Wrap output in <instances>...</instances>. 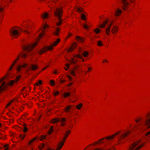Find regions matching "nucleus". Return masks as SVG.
<instances>
[{
    "label": "nucleus",
    "instance_id": "nucleus-1",
    "mask_svg": "<svg viewBox=\"0 0 150 150\" xmlns=\"http://www.w3.org/2000/svg\"><path fill=\"white\" fill-rule=\"evenodd\" d=\"M48 25L47 24H45L42 28V29H40V31H42L41 33L39 35L36 41L32 45H25L23 46V48L26 51L28 52H29L31 51L38 44V41L45 34L46 32L45 30L48 27Z\"/></svg>",
    "mask_w": 150,
    "mask_h": 150
},
{
    "label": "nucleus",
    "instance_id": "nucleus-2",
    "mask_svg": "<svg viewBox=\"0 0 150 150\" xmlns=\"http://www.w3.org/2000/svg\"><path fill=\"white\" fill-rule=\"evenodd\" d=\"M121 131H118L111 135L106 137L104 138L98 140L89 145L86 147L85 149L91 146H94L96 144H99L102 142V141L103 140H105L107 141L112 140L114 139L115 138L116 136L120 134L121 133Z\"/></svg>",
    "mask_w": 150,
    "mask_h": 150
},
{
    "label": "nucleus",
    "instance_id": "nucleus-3",
    "mask_svg": "<svg viewBox=\"0 0 150 150\" xmlns=\"http://www.w3.org/2000/svg\"><path fill=\"white\" fill-rule=\"evenodd\" d=\"M60 41V38L57 39L56 41H54L53 43L51 44L49 46H46L43 47L39 52V53L40 54L42 55L47 51H51L53 50L54 47L57 45Z\"/></svg>",
    "mask_w": 150,
    "mask_h": 150
},
{
    "label": "nucleus",
    "instance_id": "nucleus-4",
    "mask_svg": "<svg viewBox=\"0 0 150 150\" xmlns=\"http://www.w3.org/2000/svg\"><path fill=\"white\" fill-rule=\"evenodd\" d=\"M20 28L17 27H13L9 30V35L13 39L18 38L19 36Z\"/></svg>",
    "mask_w": 150,
    "mask_h": 150
},
{
    "label": "nucleus",
    "instance_id": "nucleus-5",
    "mask_svg": "<svg viewBox=\"0 0 150 150\" xmlns=\"http://www.w3.org/2000/svg\"><path fill=\"white\" fill-rule=\"evenodd\" d=\"M146 143L145 142L141 140L138 141L133 143L129 147L128 150H132L137 145L139 144V146L134 150H139L143 147Z\"/></svg>",
    "mask_w": 150,
    "mask_h": 150
},
{
    "label": "nucleus",
    "instance_id": "nucleus-6",
    "mask_svg": "<svg viewBox=\"0 0 150 150\" xmlns=\"http://www.w3.org/2000/svg\"><path fill=\"white\" fill-rule=\"evenodd\" d=\"M21 56V57L23 59H25L28 57L27 54L25 53H23V52H21V53L18 56L16 59L13 62L11 66L10 67L8 70L7 71V74H10L11 70L12 69L14 65L18 61V60L19 59V57Z\"/></svg>",
    "mask_w": 150,
    "mask_h": 150
},
{
    "label": "nucleus",
    "instance_id": "nucleus-7",
    "mask_svg": "<svg viewBox=\"0 0 150 150\" xmlns=\"http://www.w3.org/2000/svg\"><path fill=\"white\" fill-rule=\"evenodd\" d=\"M63 11L62 7L57 8L54 13V16L57 17V18H62L63 15Z\"/></svg>",
    "mask_w": 150,
    "mask_h": 150
},
{
    "label": "nucleus",
    "instance_id": "nucleus-8",
    "mask_svg": "<svg viewBox=\"0 0 150 150\" xmlns=\"http://www.w3.org/2000/svg\"><path fill=\"white\" fill-rule=\"evenodd\" d=\"M146 120L144 124L145 126H147V128H150V112H148L145 116Z\"/></svg>",
    "mask_w": 150,
    "mask_h": 150
},
{
    "label": "nucleus",
    "instance_id": "nucleus-9",
    "mask_svg": "<svg viewBox=\"0 0 150 150\" xmlns=\"http://www.w3.org/2000/svg\"><path fill=\"white\" fill-rule=\"evenodd\" d=\"M130 133L131 131H128L125 132L123 134L121 135L120 136V138L118 140V142L119 143H120L122 139H125Z\"/></svg>",
    "mask_w": 150,
    "mask_h": 150
},
{
    "label": "nucleus",
    "instance_id": "nucleus-10",
    "mask_svg": "<svg viewBox=\"0 0 150 150\" xmlns=\"http://www.w3.org/2000/svg\"><path fill=\"white\" fill-rule=\"evenodd\" d=\"M113 22H111L107 26L105 29V33L107 35H109L110 34L111 28L112 26Z\"/></svg>",
    "mask_w": 150,
    "mask_h": 150
},
{
    "label": "nucleus",
    "instance_id": "nucleus-11",
    "mask_svg": "<svg viewBox=\"0 0 150 150\" xmlns=\"http://www.w3.org/2000/svg\"><path fill=\"white\" fill-rule=\"evenodd\" d=\"M39 68L38 65L37 64H31L29 67V69L30 70L35 71L37 70Z\"/></svg>",
    "mask_w": 150,
    "mask_h": 150
},
{
    "label": "nucleus",
    "instance_id": "nucleus-12",
    "mask_svg": "<svg viewBox=\"0 0 150 150\" xmlns=\"http://www.w3.org/2000/svg\"><path fill=\"white\" fill-rule=\"evenodd\" d=\"M122 13V10L119 8H117L115 11L114 16L116 17H119L121 15Z\"/></svg>",
    "mask_w": 150,
    "mask_h": 150
},
{
    "label": "nucleus",
    "instance_id": "nucleus-13",
    "mask_svg": "<svg viewBox=\"0 0 150 150\" xmlns=\"http://www.w3.org/2000/svg\"><path fill=\"white\" fill-rule=\"evenodd\" d=\"M119 30V27L117 25L114 26L111 29V32L113 34H115L118 33Z\"/></svg>",
    "mask_w": 150,
    "mask_h": 150
},
{
    "label": "nucleus",
    "instance_id": "nucleus-14",
    "mask_svg": "<svg viewBox=\"0 0 150 150\" xmlns=\"http://www.w3.org/2000/svg\"><path fill=\"white\" fill-rule=\"evenodd\" d=\"M7 88V85L5 84V82H4L3 84H1L0 86V93L3 92Z\"/></svg>",
    "mask_w": 150,
    "mask_h": 150
},
{
    "label": "nucleus",
    "instance_id": "nucleus-15",
    "mask_svg": "<svg viewBox=\"0 0 150 150\" xmlns=\"http://www.w3.org/2000/svg\"><path fill=\"white\" fill-rule=\"evenodd\" d=\"M65 142V141L62 140L59 143L57 146V150H60L63 146Z\"/></svg>",
    "mask_w": 150,
    "mask_h": 150
},
{
    "label": "nucleus",
    "instance_id": "nucleus-16",
    "mask_svg": "<svg viewBox=\"0 0 150 150\" xmlns=\"http://www.w3.org/2000/svg\"><path fill=\"white\" fill-rule=\"evenodd\" d=\"M108 21V19H106L102 24L98 25V27L100 28H104L106 25Z\"/></svg>",
    "mask_w": 150,
    "mask_h": 150
},
{
    "label": "nucleus",
    "instance_id": "nucleus-17",
    "mask_svg": "<svg viewBox=\"0 0 150 150\" xmlns=\"http://www.w3.org/2000/svg\"><path fill=\"white\" fill-rule=\"evenodd\" d=\"M144 138L145 140L148 142L150 141V131L145 134Z\"/></svg>",
    "mask_w": 150,
    "mask_h": 150
},
{
    "label": "nucleus",
    "instance_id": "nucleus-18",
    "mask_svg": "<svg viewBox=\"0 0 150 150\" xmlns=\"http://www.w3.org/2000/svg\"><path fill=\"white\" fill-rule=\"evenodd\" d=\"M78 60L74 56L72 58L69 60V62L71 64H75L77 62Z\"/></svg>",
    "mask_w": 150,
    "mask_h": 150
},
{
    "label": "nucleus",
    "instance_id": "nucleus-19",
    "mask_svg": "<svg viewBox=\"0 0 150 150\" xmlns=\"http://www.w3.org/2000/svg\"><path fill=\"white\" fill-rule=\"evenodd\" d=\"M76 41L78 42L83 43L84 42L85 38L82 37L76 36Z\"/></svg>",
    "mask_w": 150,
    "mask_h": 150
},
{
    "label": "nucleus",
    "instance_id": "nucleus-20",
    "mask_svg": "<svg viewBox=\"0 0 150 150\" xmlns=\"http://www.w3.org/2000/svg\"><path fill=\"white\" fill-rule=\"evenodd\" d=\"M71 132V131L70 130H67L65 132V134L62 140L65 141L69 134H70Z\"/></svg>",
    "mask_w": 150,
    "mask_h": 150
},
{
    "label": "nucleus",
    "instance_id": "nucleus-21",
    "mask_svg": "<svg viewBox=\"0 0 150 150\" xmlns=\"http://www.w3.org/2000/svg\"><path fill=\"white\" fill-rule=\"evenodd\" d=\"M60 28L59 27H57L54 31L52 33L53 35L58 36L59 35L60 31Z\"/></svg>",
    "mask_w": 150,
    "mask_h": 150
},
{
    "label": "nucleus",
    "instance_id": "nucleus-22",
    "mask_svg": "<svg viewBox=\"0 0 150 150\" xmlns=\"http://www.w3.org/2000/svg\"><path fill=\"white\" fill-rule=\"evenodd\" d=\"M49 14L46 12H44L41 15V18L43 19H46L47 18Z\"/></svg>",
    "mask_w": 150,
    "mask_h": 150
},
{
    "label": "nucleus",
    "instance_id": "nucleus-23",
    "mask_svg": "<svg viewBox=\"0 0 150 150\" xmlns=\"http://www.w3.org/2000/svg\"><path fill=\"white\" fill-rule=\"evenodd\" d=\"M72 107V105H69L66 106L65 108L63 110L65 112L68 113L71 110Z\"/></svg>",
    "mask_w": 150,
    "mask_h": 150
},
{
    "label": "nucleus",
    "instance_id": "nucleus-24",
    "mask_svg": "<svg viewBox=\"0 0 150 150\" xmlns=\"http://www.w3.org/2000/svg\"><path fill=\"white\" fill-rule=\"evenodd\" d=\"M60 119L59 118H55L52 119L50 121V122L52 123H55L59 122Z\"/></svg>",
    "mask_w": 150,
    "mask_h": 150
},
{
    "label": "nucleus",
    "instance_id": "nucleus-25",
    "mask_svg": "<svg viewBox=\"0 0 150 150\" xmlns=\"http://www.w3.org/2000/svg\"><path fill=\"white\" fill-rule=\"evenodd\" d=\"M15 83H16L14 80H11L8 83L7 85L11 87H13Z\"/></svg>",
    "mask_w": 150,
    "mask_h": 150
},
{
    "label": "nucleus",
    "instance_id": "nucleus-26",
    "mask_svg": "<svg viewBox=\"0 0 150 150\" xmlns=\"http://www.w3.org/2000/svg\"><path fill=\"white\" fill-rule=\"evenodd\" d=\"M58 22L56 23V25L57 26H60L62 24V20L61 18H58Z\"/></svg>",
    "mask_w": 150,
    "mask_h": 150
},
{
    "label": "nucleus",
    "instance_id": "nucleus-27",
    "mask_svg": "<svg viewBox=\"0 0 150 150\" xmlns=\"http://www.w3.org/2000/svg\"><path fill=\"white\" fill-rule=\"evenodd\" d=\"M93 31L96 34H98L101 32V30L98 28H96L93 30Z\"/></svg>",
    "mask_w": 150,
    "mask_h": 150
},
{
    "label": "nucleus",
    "instance_id": "nucleus-28",
    "mask_svg": "<svg viewBox=\"0 0 150 150\" xmlns=\"http://www.w3.org/2000/svg\"><path fill=\"white\" fill-rule=\"evenodd\" d=\"M54 126H52L50 127V129L48 132L47 134L49 135L51 134L54 132Z\"/></svg>",
    "mask_w": 150,
    "mask_h": 150
},
{
    "label": "nucleus",
    "instance_id": "nucleus-29",
    "mask_svg": "<svg viewBox=\"0 0 150 150\" xmlns=\"http://www.w3.org/2000/svg\"><path fill=\"white\" fill-rule=\"evenodd\" d=\"M89 54V53L88 51H86L83 52L82 53L83 56L84 57H87Z\"/></svg>",
    "mask_w": 150,
    "mask_h": 150
},
{
    "label": "nucleus",
    "instance_id": "nucleus-30",
    "mask_svg": "<svg viewBox=\"0 0 150 150\" xmlns=\"http://www.w3.org/2000/svg\"><path fill=\"white\" fill-rule=\"evenodd\" d=\"M97 45L99 47H102L104 46L102 42L100 40H98L97 41Z\"/></svg>",
    "mask_w": 150,
    "mask_h": 150
},
{
    "label": "nucleus",
    "instance_id": "nucleus-31",
    "mask_svg": "<svg viewBox=\"0 0 150 150\" xmlns=\"http://www.w3.org/2000/svg\"><path fill=\"white\" fill-rule=\"evenodd\" d=\"M23 132L25 133L28 131V129L26 125L25 124H23Z\"/></svg>",
    "mask_w": 150,
    "mask_h": 150
},
{
    "label": "nucleus",
    "instance_id": "nucleus-32",
    "mask_svg": "<svg viewBox=\"0 0 150 150\" xmlns=\"http://www.w3.org/2000/svg\"><path fill=\"white\" fill-rule=\"evenodd\" d=\"M83 106V104L82 103H80L78 105H77L76 106V108L78 110H80L82 107Z\"/></svg>",
    "mask_w": 150,
    "mask_h": 150
},
{
    "label": "nucleus",
    "instance_id": "nucleus-33",
    "mask_svg": "<svg viewBox=\"0 0 150 150\" xmlns=\"http://www.w3.org/2000/svg\"><path fill=\"white\" fill-rule=\"evenodd\" d=\"M6 78V76H5L1 79H0V84L2 83L1 84H3V83L4 82L5 84H6V81H4Z\"/></svg>",
    "mask_w": 150,
    "mask_h": 150
},
{
    "label": "nucleus",
    "instance_id": "nucleus-34",
    "mask_svg": "<svg viewBox=\"0 0 150 150\" xmlns=\"http://www.w3.org/2000/svg\"><path fill=\"white\" fill-rule=\"evenodd\" d=\"M42 84V81L41 80H39L38 81L36 82L35 84H34V86H40V85H41Z\"/></svg>",
    "mask_w": 150,
    "mask_h": 150
},
{
    "label": "nucleus",
    "instance_id": "nucleus-35",
    "mask_svg": "<svg viewBox=\"0 0 150 150\" xmlns=\"http://www.w3.org/2000/svg\"><path fill=\"white\" fill-rule=\"evenodd\" d=\"M76 68H74L73 70H72L70 72V74L73 76H76L75 70Z\"/></svg>",
    "mask_w": 150,
    "mask_h": 150
},
{
    "label": "nucleus",
    "instance_id": "nucleus-36",
    "mask_svg": "<svg viewBox=\"0 0 150 150\" xmlns=\"http://www.w3.org/2000/svg\"><path fill=\"white\" fill-rule=\"evenodd\" d=\"M21 76L20 75H18L16 77L15 79L14 80L16 82V84L21 79Z\"/></svg>",
    "mask_w": 150,
    "mask_h": 150
},
{
    "label": "nucleus",
    "instance_id": "nucleus-37",
    "mask_svg": "<svg viewBox=\"0 0 150 150\" xmlns=\"http://www.w3.org/2000/svg\"><path fill=\"white\" fill-rule=\"evenodd\" d=\"M47 137V135H41L40 138V140L42 141L46 139Z\"/></svg>",
    "mask_w": 150,
    "mask_h": 150
},
{
    "label": "nucleus",
    "instance_id": "nucleus-38",
    "mask_svg": "<svg viewBox=\"0 0 150 150\" xmlns=\"http://www.w3.org/2000/svg\"><path fill=\"white\" fill-rule=\"evenodd\" d=\"M37 139V137H35L32 139L30 140L28 142V144L29 145H31L33 143V142Z\"/></svg>",
    "mask_w": 150,
    "mask_h": 150
},
{
    "label": "nucleus",
    "instance_id": "nucleus-39",
    "mask_svg": "<svg viewBox=\"0 0 150 150\" xmlns=\"http://www.w3.org/2000/svg\"><path fill=\"white\" fill-rule=\"evenodd\" d=\"M14 100H11L10 102H9L6 106L5 108H8L11 104V103L13 102V101Z\"/></svg>",
    "mask_w": 150,
    "mask_h": 150
},
{
    "label": "nucleus",
    "instance_id": "nucleus-40",
    "mask_svg": "<svg viewBox=\"0 0 150 150\" xmlns=\"http://www.w3.org/2000/svg\"><path fill=\"white\" fill-rule=\"evenodd\" d=\"M70 93L69 92H66L64 93L63 96L64 98H67L70 96Z\"/></svg>",
    "mask_w": 150,
    "mask_h": 150
},
{
    "label": "nucleus",
    "instance_id": "nucleus-41",
    "mask_svg": "<svg viewBox=\"0 0 150 150\" xmlns=\"http://www.w3.org/2000/svg\"><path fill=\"white\" fill-rule=\"evenodd\" d=\"M22 67H21V65H19L16 68L17 71L18 72H20L21 71V68Z\"/></svg>",
    "mask_w": 150,
    "mask_h": 150
},
{
    "label": "nucleus",
    "instance_id": "nucleus-42",
    "mask_svg": "<svg viewBox=\"0 0 150 150\" xmlns=\"http://www.w3.org/2000/svg\"><path fill=\"white\" fill-rule=\"evenodd\" d=\"M83 9L81 8H77V11L78 13H80L83 12Z\"/></svg>",
    "mask_w": 150,
    "mask_h": 150
},
{
    "label": "nucleus",
    "instance_id": "nucleus-43",
    "mask_svg": "<svg viewBox=\"0 0 150 150\" xmlns=\"http://www.w3.org/2000/svg\"><path fill=\"white\" fill-rule=\"evenodd\" d=\"M44 146L45 144H41L38 146V148L39 149L41 150Z\"/></svg>",
    "mask_w": 150,
    "mask_h": 150
},
{
    "label": "nucleus",
    "instance_id": "nucleus-44",
    "mask_svg": "<svg viewBox=\"0 0 150 150\" xmlns=\"http://www.w3.org/2000/svg\"><path fill=\"white\" fill-rule=\"evenodd\" d=\"M55 82L53 80H51L50 81V84L52 86H54L55 85Z\"/></svg>",
    "mask_w": 150,
    "mask_h": 150
},
{
    "label": "nucleus",
    "instance_id": "nucleus-45",
    "mask_svg": "<svg viewBox=\"0 0 150 150\" xmlns=\"http://www.w3.org/2000/svg\"><path fill=\"white\" fill-rule=\"evenodd\" d=\"M65 66L67 67V68H66V67H64V69L65 70L67 71L69 68V64L68 63L66 64H65Z\"/></svg>",
    "mask_w": 150,
    "mask_h": 150
},
{
    "label": "nucleus",
    "instance_id": "nucleus-46",
    "mask_svg": "<svg viewBox=\"0 0 150 150\" xmlns=\"http://www.w3.org/2000/svg\"><path fill=\"white\" fill-rule=\"evenodd\" d=\"M142 119V117H138L135 119V121L136 123H138L139 122L141 121Z\"/></svg>",
    "mask_w": 150,
    "mask_h": 150
},
{
    "label": "nucleus",
    "instance_id": "nucleus-47",
    "mask_svg": "<svg viewBox=\"0 0 150 150\" xmlns=\"http://www.w3.org/2000/svg\"><path fill=\"white\" fill-rule=\"evenodd\" d=\"M77 45V43L76 42H74L73 43L71 47L73 48V49H74L76 47Z\"/></svg>",
    "mask_w": 150,
    "mask_h": 150
},
{
    "label": "nucleus",
    "instance_id": "nucleus-48",
    "mask_svg": "<svg viewBox=\"0 0 150 150\" xmlns=\"http://www.w3.org/2000/svg\"><path fill=\"white\" fill-rule=\"evenodd\" d=\"M83 27L84 29H88L89 27L88 25L85 23H84L83 24Z\"/></svg>",
    "mask_w": 150,
    "mask_h": 150
},
{
    "label": "nucleus",
    "instance_id": "nucleus-49",
    "mask_svg": "<svg viewBox=\"0 0 150 150\" xmlns=\"http://www.w3.org/2000/svg\"><path fill=\"white\" fill-rule=\"evenodd\" d=\"M74 57L76 58V57L78 58H79L81 59L82 58V55L79 54H76L74 56Z\"/></svg>",
    "mask_w": 150,
    "mask_h": 150
},
{
    "label": "nucleus",
    "instance_id": "nucleus-50",
    "mask_svg": "<svg viewBox=\"0 0 150 150\" xmlns=\"http://www.w3.org/2000/svg\"><path fill=\"white\" fill-rule=\"evenodd\" d=\"M66 81V80L64 79L60 80L59 82L60 84H62Z\"/></svg>",
    "mask_w": 150,
    "mask_h": 150
},
{
    "label": "nucleus",
    "instance_id": "nucleus-51",
    "mask_svg": "<svg viewBox=\"0 0 150 150\" xmlns=\"http://www.w3.org/2000/svg\"><path fill=\"white\" fill-rule=\"evenodd\" d=\"M81 19L84 21H85L86 19V16L84 14H83L81 16Z\"/></svg>",
    "mask_w": 150,
    "mask_h": 150
},
{
    "label": "nucleus",
    "instance_id": "nucleus-52",
    "mask_svg": "<svg viewBox=\"0 0 150 150\" xmlns=\"http://www.w3.org/2000/svg\"><path fill=\"white\" fill-rule=\"evenodd\" d=\"M22 68H25L27 67L28 66V64L26 63H24L21 65Z\"/></svg>",
    "mask_w": 150,
    "mask_h": 150
},
{
    "label": "nucleus",
    "instance_id": "nucleus-53",
    "mask_svg": "<svg viewBox=\"0 0 150 150\" xmlns=\"http://www.w3.org/2000/svg\"><path fill=\"white\" fill-rule=\"evenodd\" d=\"M92 69L91 67H88V71L86 73H89L90 72H91L92 71Z\"/></svg>",
    "mask_w": 150,
    "mask_h": 150
},
{
    "label": "nucleus",
    "instance_id": "nucleus-54",
    "mask_svg": "<svg viewBox=\"0 0 150 150\" xmlns=\"http://www.w3.org/2000/svg\"><path fill=\"white\" fill-rule=\"evenodd\" d=\"M72 33H69L68 35L66 37V39H68L72 35Z\"/></svg>",
    "mask_w": 150,
    "mask_h": 150
},
{
    "label": "nucleus",
    "instance_id": "nucleus-55",
    "mask_svg": "<svg viewBox=\"0 0 150 150\" xmlns=\"http://www.w3.org/2000/svg\"><path fill=\"white\" fill-rule=\"evenodd\" d=\"M74 49L72 48L71 47H70L69 49L68 50V52H70L72 51Z\"/></svg>",
    "mask_w": 150,
    "mask_h": 150
},
{
    "label": "nucleus",
    "instance_id": "nucleus-56",
    "mask_svg": "<svg viewBox=\"0 0 150 150\" xmlns=\"http://www.w3.org/2000/svg\"><path fill=\"white\" fill-rule=\"evenodd\" d=\"M19 137H20V138H21L22 139H23L25 137V135L24 134H21L19 135Z\"/></svg>",
    "mask_w": 150,
    "mask_h": 150
},
{
    "label": "nucleus",
    "instance_id": "nucleus-57",
    "mask_svg": "<svg viewBox=\"0 0 150 150\" xmlns=\"http://www.w3.org/2000/svg\"><path fill=\"white\" fill-rule=\"evenodd\" d=\"M4 10L5 8H4L2 7H0V12H3L4 11Z\"/></svg>",
    "mask_w": 150,
    "mask_h": 150
},
{
    "label": "nucleus",
    "instance_id": "nucleus-58",
    "mask_svg": "<svg viewBox=\"0 0 150 150\" xmlns=\"http://www.w3.org/2000/svg\"><path fill=\"white\" fill-rule=\"evenodd\" d=\"M53 73L54 74H57L58 73V70L57 69H55L54 70Z\"/></svg>",
    "mask_w": 150,
    "mask_h": 150
},
{
    "label": "nucleus",
    "instance_id": "nucleus-59",
    "mask_svg": "<svg viewBox=\"0 0 150 150\" xmlns=\"http://www.w3.org/2000/svg\"><path fill=\"white\" fill-rule=\"evenodd\" d=\"M67 77L70 80V81H71L72 80V78L69 75H67Z\"/></svg>",
    "mask_w": 150,
    "mask_h": 150
},
{
    "label": "nucleus",
    "instance_id": "nucleus-60",
    "mask_svg": "<svg viewBox=\"0 0 150 150\" xmlns=\"http://www.w3.org/2000/svg\"><path fill=\"white\" fill-rule=\"evenodd\" d=\"M8 144H6L4 145V147L5 148V150H8Z\"/></svg>",
    "mask_w": 150,
    "mask_h": 150
},
{
    "label": "nucleus",
    "instance_id": "nucleus-61",
    "mask_svg": "<svg viewBox=\"0 0 150 150\" xmlns=\"http://www.w3.org/2000/svg\"><path fill=\"white\" fill-rule=\"evenodd\" d=\"M59 93V92L58 91H57L54 93V95L55 96H57L58 95Z\"/></svg>",
    "mask_w": 150,
    "mask_h": 150
},
{
    "label": "nucleus",
    "instance_id": "nucleus-62",
    "mask_svg": "<svg viewBox=\"0 0 150 150\" xmlns=\"http://www.w3.org/2000/svg\"><path fill=\"white\" fill-rule=\"evenodd\" d=\"M64 75L63 74H61L59 76V79H60V80H61L64 77Z\"/></svg>",
    "mask_w": 150,
    "mask_h": 150
},
{
    "label": "nucleus",
    "instance_id": "nucleus-63",
    "mask_svg": "<svg viewBox=\"0 0 150 150\" xmlns=\"http://www.w3.org/2000/svg\"><path fill=\"white\" fill-rule=\"evenodd\" d=\"M66 121V119L65 118H63L61 119V122H64Z\"/></svg>",
    "mask_w": 150,
    "mask_h": 150
},
{
    "label": "nucleus",
    "instance_id": "nucleus-64",
    "mask_svg": "<svg viewBox=\"0 0 150 150\" xmlns=\"http://www.w3.org/2000/svg\"><path fill=\"white\" fill-rule=\"evenodd\" d=\"M23 109V107H21L20 108V111L17 110V112H21L22 111V110Z\"/></svg>",
    "mask_w": 150,
    "mask_h": 150
}]
</instances>
